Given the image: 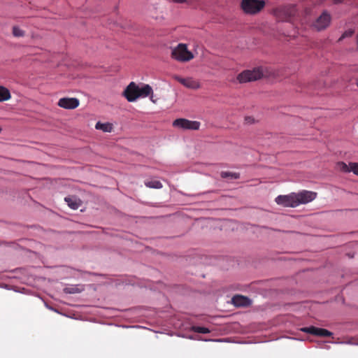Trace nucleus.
<instances>
[{"mask_svg":"<svg viewBox=\"0 0 358 358\" xmlns=\"http://www.w3.org/2000/svg\"><path fill=\"white\" fill-rule=\"evenodd\" d=\"M357 86H358V83H357Z\"/></svg>","mask_w":358,"mask_h":358,"instance_id":"nucleus-27","label":"nucleus"},{"mask_svg":"<svg viewBox=\"0 0 358 358\" xmlns=\"http://www.w3.org/2000/svg\"><path fill=\"white\" fill-rule=\"evenodd\" d=\"M171 57L181 62H189L194 58V55L189 51L187 47L184 43H179L174 48L171 52Z\"/></svg>","mask_w":358,"mask_h":358,"instance_id":"nucleus-4","label":"nucleus"},{"mask_svg":"<svg viewBox=\"0 0 358 358\" xmlns=\"http://www.w3.org/2000/svg\"><path fill=\"white\" fill-rule=\"evenodd\" d=\"M13 34L16 37H21L24 35V31L17 27H13Z\"/></svg>","mask_w":358,"mask_h":358,"instance_id":"nucleus-23","label":"nucleus"},{"mask_svg":"<svg viewBox=\"0 0 358 358\" xmlns=\"http://www.w3.org/2000/svg\"><path fill=\"white\" fill-rule=\"evenodd\" d=\"M64 200L67 203L68 206L73 210L78 209L81 206L80 199L77 198L76 196H67L65 197Z\"/></svg>","mask_w":358,"mask_h":358,"instance_id":"nucleus-15","label":"nucleus"},{"mask_svg":"<svg viewBox=\"0 0 358 358\" xmlns=\"http://www.w3.org/2000/svg\"><path fill=\"white\" fill-rule=\"evenodd\" d=\"M145 185L149 188L160 189L162 187L161 182L156 180H145Z\"/></svg>","mask_w":358,"mask_h":358,"instance_id":"nucleus-18","label":"nucleus"},{"mask_svg":"<svg viewBox=\"0 0 358 358\" xmlns=\"http://www.w3.org/2000/svg\"><path fill=\"white\" fill-rule=\"evenodd\" d=\"M83 289L79 288L78 286L67 287L64 289L66 294H76L81 292Z\"/></svg>","mask_w":358,"mask_h":358,"instance_id":"nucleus-21","label":"nucleus"},{"mask_svg":"<svg viewBox=\"0 0 358 358\" xmlns=\"http://www.w3.org/2000/svg\"><path fill=\"white\" fill-rule=\"evenodd\" d=\"M200 122L192 121L185 118H178L173 121V126L182 129L198 130L200 127Z\"/></svg>","mask_w":358,"mask_h":358,"instance_id":"nucleus-5","label":"nucleus"},{"mask_svg":"<svg viewBox=\"0 0 358 358\" xmlns=\"http://www.w3.org/2000/svg\"><path fill=\"white\" fill-rule=\"evenodd\" d=\"M172 1L175 3H185V2L187 1V0H172Z\"/></svg>","mask_w":358,"mask_h":358,"instance_id":"nucleus-25","label":"nucleus"},{"mask_svg":"<svg viewBox=\"0 0 358 358\" xmlns=\"http://www.w3.org/2000/svg\"><path fill=\"white\" fill-rule=\"evenodd\" d=\"M96 129L102 130L104 132H111L113 130V125L110 123H101L100 122H96L95 125Z\"/></svg>","mask_w":358,"mask_h":358,"instance_id":"nucleus-17","label":"nucleus"},{"mask_svg":"<svg viewBox=\"0 0 358 358\" xmlns=\"http://www.w3.org/2000/svg\"><path fill=\"white\" fill-rule=\"evenodd\" d=\"M337 169L344 173L351 172L350 164L349 165H348L345 162H340L337 164Z\"/></svg>","mask_w":358,"mask_h":358,"instance_id":"nucleus-19","label":"nucleus"},{"mask_svg":"<svg viewBox=\"0 0 358 358\" xmlns=\"http://www.w3.org/2000/svg\"><path fill=\"white\" fill-rule=\"evenodd\" d=\"M296 13V8L294 4L280 6L274 10L275 17L280 21H289Z\"/></svg>","mask_w":358,"mask_h":358,"instance_id":"nucleus-2","label":"nucleus"},{"mask_svg":"<svg viewBox=\"0 0 358 358\" xmlns=\"http://www.w3.org/2000/svg\"><path fill=\"white\" fill-rule=\"evenodd\" d=\"M264 75L262 67L254 68L252 70H245L239 73L237 80L241 83L255 81L262 78Z\"/></svg>","mask_w":358,"mask_h":358,"instance_id":"nucleus-3","label":"nucleus"},{"mask_svg":"<svg viewBox=\"0 0 358 358\" xmlns=\"http://www.w3.org/2000/svg\"><path fill=\"white\" fill-rule=\"evenodd\" d=\"M192 331L194 332H196V333H199V334H208L210 332L209 329H208L206 327H199V326L192 327Z\"/></svg>","mask_w":358,"mask_h":358,"instance_id":"nucleus-22","label":"nucleus"},{"mask_svg":"<svg viewBox=\"0 0 358 358\" xmlns=\"http://www.w3.org/2000/svg\"><path fill=\"white\" fill-rule=\"evenodd\" d=\"M335 3H340L343 0H334Z\"/></svg>","mask_w":358,"mask_h":358,"instance_id":"nucleus-26","label":"nucleus"},{"mask_svg":"<svg viewBox=\"0 0 358 358\" xmlns=\"http://www.w3.org/2000/svg\"><path fill=\"white\" fill-rule=\"evenodd\" d=\"M79 100L77 98H61L57 105L65 109H75L79 106Z\"/></svg>","mask_w":358,"mask_h":358,"instance_id":"nucleus-11","label":"nucleus"},{"mask_svg":"<svg viewBox=\"0 0 358 358\" xmlns=\"http://www.w3.org/2000/svg\"><path fill=\"white\" fill-rule=\"evenodd\" d=\"M265 6L263 0H242L241 7L243 12L249 15H255L259 13Z\"/></svg>","mask_w":358,"mask_h":358,"instance_id":"nucleus-1","label":"nucleus"},{"mask_svg":"<svg viewBox=\"0 0 358 358\" xmlns=\"http://www.w3.org/2000/svg\"><path fill=\"white\" fill-rule=\"evenodd\" d=\"M221 177L222 178H231L232 179H238L240 178V174L238 173L222 171L221 173Z\"/></svg>","mask_w":358,"mask_h":358,"instance_id":"nucleus-20","label":"nucleus"},{"mask_svg":"<svg viewBox=\"0 0 358 358\" xmlns=\"http://www.w3.org/2000/svg\"><path fill=\"white\" fill-rule=\"evenodd\" d=\"M138 95V98H145V97H147V96H150V99L152 102H155L153 99H152V94H153V91H152V87L149 85H143L142 86V87H139L138 86V93H137Z\"/></svg>","mask_w":358,"mask_h":358,"instance_id":"nucleus-14","label":"nucleus"},{"mask_svg":"<svg viewBox=\"0 0 358 358\" xmlns=\"http://www.w3.org/2000/svg\"><path fill=\"white\" fill-rule=\"evenodd\" d=\"M295 196L298 206L300 204H306L313 201L317 196V193L311 191L303 190L298 193H295Z\"/></svg>","mask_w":358,"mask_h":358,"instance_id":"nucleus-6","label":"nucleus"},{"mask_svg":"<svg viewBox=\"0 0 358 358\" xmlns=\"http://www.w3.org/2000/svg\"><path fill=\"white\" fill-rule=\"evenodd\" d=\"M138 85L134 82H131L124 90L122 95L129 102L135 101L138 99Z\"/></svg>","mask_w":358,"mask_h":358,"instance_id":"nucleus-9","label":"nucleus"},{"mask_svg":"<svg viewBox=\"0 0 358 358\" xmlns=\"http://www.w3.org/2000/svg\"><path fill=\"white\" fill-rule=\"evenodd\" d=\"M331 20V17L330 14L327 11H324L320 16L317 18L313 26L317 31H321L329 27Z\"/></svg>","mask_w":358,"mask_h":358,"instance_id":"nucleus-8","label":"nucleus"},{"mask_svg":"<svg viewBox=\"0 0 358 358\" xmlns=\"http://www.w3.org/2000/svg\"><path fill=\"white\" fill-rule=\"evenodd\" d=\"M295 197V193H291L288 195H280L275 198V202L284 207L294 208L297 206Z\"/></svg>","mask_w":358,"mask_h":358,"instance_id":"nucleus-7","label":"nucleus"},{"mask_svg":"<svg viewBox=\"0 0 358 358\" xmlns=\"http://www.w3.org/2000/svg\"><path fill=\"white\" fill-rule=\"evenodd\" d=\"M301 331L304 333L310 334L320 337H330L333 334L327 329L315 327L314 326L303 327L301 329Z\"/></svg>","mask_w":358,"mask_h":358,"instance_id":"nucleus-10","label":"nucleus"},{"mask_svg":"<svg viewBox=\"0 0 358 358\" xmlns=\"http://www.w3.org/2000/svg\"><path fill=\"white\" fill-rule=\"evenodd\" d=\"M351 171L358 176V163H350Z\"/></svg>","mask_w":358,"mask_h":358,"instance_id":"nucleus-24","label":"nucleus"},{"mask_svg":"<svg viewBox=\"0 0 358 358\" xmlns=\"http://www.w3.org/2000/svg\"><path fill=\"white\" fill-rule=\"evenodd\" d=\"M10 97V91L6 87L0 85V102L8 101Z\"/></svg>","mask_w":358,"mask_h":358,"instance_id":"nucleus-16","label":"nucleus"},{"mask_svg":"<svg viewBox=\"0 0 358 358\" xmlns=\"http://www.w3.org/2000/svg\"><path fill=\"white\" fill-rule=\"evenodd\" d=\"M174 78L187 88L196 90L200 87L199 83L193 78H183L178 76H174Z\"/></svg>","mask_w":358,"mask_h":358,"instance_id":"nucleus-12","label":"nucleus"},{"mask_svg":"<svg viewBox=\"0 0 358 358\" xmlns=\"http://www.w3.org/2000/svg\"><path fill=\"white\" fill-rule=\"evenodd\" d=\"M232 303L237 307H246L250 305L251 300L242 295H235L232 297Z\"/></svg>","mask_w":358,"mask_h":358,"instance_id":"nucleus-13","label":"nucleus"}]
</instances>
